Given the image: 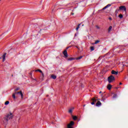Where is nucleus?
<instances>
[{
    "label": "nucleus",
    "mask_w": 128,
    "mask_h": 128,
    "mask_svg": "<svg viewBox=\"0 0 128 128\" xmlns=\"http://www.w3.org/2000/svg\"><path fill=\"white\" fill-rule=\"evenodd\" d=\"M12 114L10 113L8 114L5 117H4V120H3V122L5 124L6 126L8 124V122L9 120H12Z\"/></svg>",
    "instance_id": "1"
},
{
    "label": "nucleus",
    "mask_w": 128,
    "mask_h": 128,
    "mask_svg": "<svg viewBox=\"0 0 128 128\" xmlns=\"http://www.w3.org/2000/svg\"><path fill=\"white\" fill-rule=\"evenodd\" d=\"M114 80H116V78H114V76L112 75H111L109 77H108V82L110 84V82H114Z\"/></svg>",
    "instance_id": "2"
},
{
    "label": "nucleus",
    "mask_w": 128,
    "mask_h": 128,
    "mask_svg": "<svg viewBox=\"0 0 128 128\" xmlns=\"http://www.w3.org/2000/svg\"><path fill=\"white\" fill-rule=\"evenodd\" d=\"M119 10H124V13L126 14V8L125 6H120Z\"/></svg>",
    "instance_id": "3"
},
{
    "label": "nucleus",
    "mask_w": 128,
    "mask_h": 128,
    "mask_svg": "<svg viewBox=\"0 0 128 128\" xmlns=\"http://www.w3.org/2000/svg\"><path fill=\"white\" fill-rule=\"evenodd\" d=\"M74 124V122L71 121L70 123L67 125V128H74L72 127Z\"/></svg>",
    "instance_id": "4"
},
{
    "label": "nucleus",
    "mask_w": 128,
    "mask_h": 128,
    "mask_svg": "<svg viewBox=\"0 0 128 128\" xmlns=\"http://www.w3.org/2000/svg\"><path fill=\"white\" fill-rule=\"evenodd\" d=\"M6 53H4L2 56V58L0 57V60H2V62H4L6 60Z\"/></svg>",
    "instance_id": "5"
},
{
    "label": "nucleus",
    "mask_w": 128,
    "mask_h": 128,
    "mask_svg": "<svg viewBox=\"0 0 128 128\" xmlns=\"http://www.w3.org/2000/svg\"><path fill=\"white\" fill-rule=\"evenodd\" d=\"M15 93L16 94H20L22 98H23L24 94H22V91L15 92Z\"/></svg>",
    "instance_id": "6"
},
{
    "label": "nucleus",
    "mask_w": 128,
    "mask_h": 128,
    "mask_svg": "<svg viewBox=\"0 0 128 128\" xmlns=\"http://www.w3.org/2000/svg\"><path fill=\"white\" fill-rule=\"evenodd\" d=\"M110 6H112V4H108L107 6H106L105 7H104L101 10H106V8H110Z\"/></svg>",
    "instance_id": "7"
},
{
    "label": "nucleus",
    "mask_w": 128,
    "mask_h": 128,
    "mask_svg": "<svg viewBox=\"0 0 128 128\" xmlns=\"http://www.w3.org/2000/svg\"><path fill=\"white\" fill-rule=\"evenodd\" d=\"M111 74H116V76L117 74H118V72L114 71V70H112Z\"/></svg>",
    "instance_id": "8"
},
{
    "label": "nucleus",
    "mask_w": 128,
    "mask_h": 128,
    "mask_svg": "<svg viewBox=\"0 0 128 128\" xmlns=\"http://www.w3.org/2000/svg\"><path fill=\"white\" fill-rule=\"evenodd\" d=\"M63 54L64 56V58H68V51L66 50L64 51Z\"/></svg>",
    "instance_id": "9"
},
{
    "label": "nucleus",
    "mask_w": 128,
    "mask_h": 128,
    "mask_svg": "<svg viewBox=\"0 0 128 128\" xmlns=\"http://www.w3.org/2000/svg\"><path fill=\"white\" fill-rule=\"evenodd\" d=\"M102 106V102L100 101H98L96 103V106Z\"/></svg>",
    "instance_id": "10"
},
{
    "label": "nucleus",
    "mask_w": 128,
    "mask_h": 128,
    "mask_svg": "<svg viewBox=\"0 0 128 128\" xmlns=\"http://www.w3.org/2000/svg\"><path fill=\"white\" fill-rule=\"evenodd\" d=\"M112 85L110 84H108V86H107V88L108 90H112Z\"/></svg>",
    "instance_id": "11"
},
{
    "label": "nucleus",
    "mask_w": 128,
    "mask_h": 128,
    "mask_svg": "<svg viewBox=\"0 0 128 128\" xmlns=\"http://www.w3.org/2000/svg\"><path fill=\"white\" fill-rule=\"evenodd\" d=\"M74 108H72L70 109L69 110H68L69 114H72V110H74Z\"/></svg>",
    "instance_id": "12"
},
{
    "label": "nucleus",
    "mask_w": 128,
    "mask_h": 128,
    "mask_svg": "<svg viewBox=\"0 0 128 128\" xmlns=\"http://www.w3.org/2000/svg\"><path fill=\"white\" fill-rule=\"evenodd\" d=\"M100 42V40H96L95 41L94 43L93 44H98V42Z\"/></svg>",
    "instance_id": "13"
},
{
    "label": "nucleus",
    "mask_w": 128,
    "mask_h": 128,
    "mask_svg": "<svg viewBox=\"0 0 128 128\" xmlns=\"http://www.w3.org/2000/svg\"><path fill=\"white\" fill-rule=\"evenodd\" d=\"M51 78L53 79V80H56V76L55 75H52L51 76Z\"/></svg>",
    "instance_id": "14"
},
{
    "label": "nucleus",
    "mask_w": 128,
    "mask_h": 128,
    "mask_svg": "<svg viewBox=\"0 0 128 128\" xmlns=\"http://www.w3.org/2000/svg\"><path fill=\"white\" fill-rule=\"evenodd\" d=\"M72 116L74 120H76L78 119V117L76 116Z\"/></svg>",
    "instance_id": "15"
},
{
    "label": "nucleus",
    "mask_w": 128,
    "mask_h": 128,
    "mask_svg": "<svg viewBox=\"0 0 128 128\" xmlns=\"http://www.w3.org/2000/svg\"><path fill=\"white\" fill-rule=\"evenodd\" d=\"M92 102H94L95 103V102H97L98 100H96V98H92Z\"/></svg>",
    "instance_id": "16"
},
{
    "label": "nucleus",
    "mask_w": 128,
    "mask_h": 128,
    "mask_svg": "<svg viewBox=\"0 0 128 128\" xmlns=\"http://www.w3.org/2000/svg\"><path fill=\"white\" fill-rule=\"evenodd\" d=\"M82 58V56H80L79 57L76 58V60H80Z\"/></svg>",
    "instance_id": "17"
},
{
    "label": "nucleus",
    "mask_w": 128,
    "mask_h": 128,
    "mask_svg": "<svg viewBox=\"0 0 128 128\" xmlns=\"http://www.w3.org/2000/svg\"><path fill=\"white\" fill-rule=\"evenodd\" d=\"M42 76H41V80H44V73H42Z\"/></svg>",
    "instance_id": "18"
},
{
    "label": "nucleus",
    "mask_w": 128,
    "mask_h": 128,
    "mask_svg": "<svg viewBox=\"0 0 128 128\" xmlns=\"http://www.w3.org/2000/svg\"><path fill=\"white\" fill-rule=\"evenodd\" d=\"M35 72H40L41 74H42V70H40V69L36 70Z\"/></svg>",
    "instance_id": "19"
},
{
    "label": "nucleus",
    "mask_w": 128,
    "mask_h": 128,
    "mask_svg": "<svg viewBox=\"0 0 128 128\" xmlns=\"http://www.w3.org/2000/svg\"><path fill=\"white\" fill-rule=\"evenodd\" d=\"M118 18H124V16L122 14H120V15H118Z\"/></svg>",
    "instance_id": "20"
},
{
    "label": "nucleus",
    "mask_w": 128,
    "mask_h": 128,
    "mask_svg": "<svg viewBox=\"0 0 128 128\" xmlns=\"http://www.w3.org/2000/svg\"><path fill=\"white\" fill-rule=\"evenodd\" d=\"M112 26H110L108 29V32H110L112 30Z\"/></svg>",
    "instance_id": "21"
},
{
    "label": "nucleus",
    "mask_w": 128,
    "mask_h": 128,
    "mask_svg": "<svg viewBox=\"0 0 128 128\" xmlns=\"http://www.w3.org/2000/svg\"><path fill=\"white\" fill-rule=\"evenodd\" d=\"M117 96H118L116 95V94H114L112 98H117Z\"/></svg>",
    "instance_id": "22"
},
{
    "label": "nucleus",
    "mask_w": 128,
    "mask_h": 128,
    "mask_svg": "<svg viewBox=\"0 0 128 128\" xmlns=\"http://www.w3.org/2000/svg\"><path fill=\"white\" fill-rule=\"evenodd\" d=\"M16 92L14 94H12L13 98H16Z\"/></svg>",
    "instance_id": "23"
},
{
    "label": "nucleus",
    "mask_w": 128,
    "mask_h": 128,
    "mask_svg": "<svg viewBox=\"0 0 128 128\" xmlns=\"http://www.w3.org/2000/svg\"><path fill=\"white\" fill-rule=\"evenodd\" d=\"M10 104V102L6 101L5 102L4 104H5V106H8V104Z\"/></svg>",
    "instance_id": "24"
},
{
    "label": "nucleus",
    "mask_w": 128,
    "mask_h": 128,
    "mask_svg": "<svg viewBox=\"0 0 128 128\" xmlns=\"http://www.w3.org/2000/svg\"><path fill=\"white\" fill-rule=\"evenodd\" d=\"M90 50H91V52L94 50V46L90 47Z\"/></svg>",
    "instance_id": "25"
},
{
    "label": "nucleus",
    "mask_w": 128,
    "mask_h": 128,
    "mask_svg": "<svg viewBox=\"0 0 128 128\" xmlns=\"http://www.w3.org/2000/svg\"><path fill=\"white\" fill-rule=\"evenodd\" d=\"M80 24H78L77 28H76V30H78V29L80 28Z\"/></svg>",
    "instance_id": "26"
},
{
    "label": "nucleus",
    "mask_w": 128,
    "mask_h": 128,
    "mask_svg": "<svg viewBox=\"0 0 128 128\" xmlns=\"http://www.w3.org/2000/svg\"><path fill=\"white\" fill-rule=\"evenodd\" d=\"M74 60V58H68V60Z\"/></svg>",
    "instance_id": "27"
},
{
    "label": "nucleus",
    "mask_w": 128,
    "mask_h": 128,
    "mask_svg": "<svg viewBox=\"0 0 128 128\" xmlns=\"http://www.w3.org/2000/svg\"><path fill=\"white\" fill-rule=\"evenodd\" d=\"M18 90H20V88H16L14 90L15 92H17Z\"/></svg>",
    "instance_id": "28"
},
{
    "label": "nucleus",
    "mask_w": 128,
    "mask_h": 128,
    "mask_svg": "<svg viewBox=\"0 0 128 128\" xmlns=\"http://www.w3.org/2000/svg\"><path fill=\"white\" fill-rule=\"evenodd\" d=\"M120 9H116V13L118 14V12H120Z\"/></svg>",
    "instance_id": "29"
},
{
    "label": "nucleus",
    "mask_w": 128,
    "mask_h": 128,
    "mask_svg": "<svg viewBox=\"0 0 128 128\" xmlns=\"http://www.w3.org/2000/svg\"><path fill=\"white\" fill-rule=\"evenodd\" d=\"M102 102H104L106 100V98H102Z\"/></svg>",
    "instance_id": "30"
},
{
    "label": "nucleus",
    "mask_w": 128,
    "mask_h": 128,
    "mask_svg": "<svg viewBox=\"0 0 128 128\" xmlns=\"http://www.w3.org/2000/svg\"><path fill=\"white\" fill-rule=\"evenodd\" d=\"M96 28H98V30H100V26H96Z\"/></svg>",
    "instance_id": "31"
},
{
    "label": "nucleus",
    "mask_w": 128,
    "mask_h": 128,
    "mask_svg": "<svg viewBox=\"0 0 128 128\" xmlns=\"http://www.w3.org/2000/svg\"><path fill=\"white\" fill-rule=\"evenodd\" d=\"M91 104H94V101H92V102H91Z\"/></svg>",
    "instance_id": "32"
},
{
    "label": "nucleus",
    "mask_w": 128,
    "mask_h": 128,
    "mask_svg": "<svg viewBox=\"0 0 128 128\" xmlns=\"http://www.w3.org/2000/svg\"><path fill=\"white\" fill-rule=\"evenodd\" d=\"M32 78V80H36V79L33 78Z\"/></svg>",
    "instance_id": "33"
},
{
    "label": "nucleus",
    "mask_w": 128,
    "mask_h": 128,
    "mask_svg": "<svg viewBox=\"0 0 128 128\" xmlns=\"http://www.w3.org/2000/svg\"><path fill=\"white\" fill-rule=\"evenodd\" d=\"M108 20H112V18H111V17L109 18H108Z\"/></svg>",
    "instance_id": "34"
},
{
    "label": "nucleus",
    "mask_w": 128,
    "mask_h": 128,
    "mask_svg": "<svg viewBox=\"0 0 128 128\" xmlns=\"http://www.w3.org/2000/svg\"><path fill=\"white\" fill-rule=\"evenodd\" d=\"M76 48H78V50H80V48H78V46H76Z\"/></svg>",
    "instance_id": "35"
},
{
    "label": "nucleus",
    "mask_w": 128,
    "mask_h": 128,
    "mask_svg": "<svg viewBox=\"0 0 128 128\" xmlns=\"http://www.w3.org/2000/svg\"><path fill=\"white\" fill-rule=\"evenodd\" d=\"M71 14H72V16H74V13H71Z\"/></svg>",
    "instance_id": "36"
},
{
    "label": "nucleus",
    "mask_w": 128,
    "mask_h": 128,
    "mask_svg": "<svg viewBox=\"0 0 128 128\" xmlns=\"http://www.w3.org/2000/svg\"><path fill=\"white\" fill-rule=\"evenodd\" d=\"M96 100H98V102H99L98 100H100V99L98 98V99Z\"/></svg>",
    "instance_id": "37"
},
{
    "label": "nucleus",
    "mask_w": 128,
    "mask_h": 128,
    "mask_svg": "<svg viewBox=\"0 0 128 128\" xmlns=\"http://www.w3.org/2000/svg\"><path fill=\"white\" fill-rule=\"evenodd\" d=\"M120 84H122V83L120 82Z\"/></svg>",
    "instance_id": "38"
},
{
    "label": "nucleus",
    "mask_w": 128,
    "mask_h": 128,
    "mask_svg": "<svg viewBox=\"0 0 128 128\" xmlns=\"http://www.w3.org/2000/svg\"><path fill=\"white\" fill-rule=\"evenodd\" d=\"M99 94H102V91L99 92Z\"/></svg>",
    "instance_id": "39"
},
{
    "label": "nucleus",
    "mask_w": 128,
    "mask_h": 128,
    "mask_svg": "<svg viewBox=\"0 0 128 128\" xmlns=\"http://www.w3.org/2000/svg\"><path fill=\"white\" fill-rule=\"evenodd\" d=\"M12 76H14V75H13V74H12Z\"/></svg>",
    "instance_id": "40"
},
{
    "label": "nucleus",
    "mask_w": 128,
    "mask_h": 128,
    "mask_svg": "<svg viewBox=\"0 0 128 128\" xmlns=\"http://www.w3.org/2000/svg\"><path fill=\"white\" fill-rule=\"evenodd\" d=\"M76 36V34H75V36Z\"/></svg>",
    "instance_id": "41"
},
{
    "label": "nucleus",
    "mask_w": 128,
    "mask_h": 128,
    "mask_svg": "<svg viewBox=\"0 0 128 128\" xmlns=\"http://www.w3.org/2000/svg\"><path fill=\"white\" fill-rule=\"evenodd\" d=\"M84 106H86V105H84Z\"/></svg>",
    "instance_id": "42"
},
{
    "label": "nucleus",
    "mask_w": 128,
    "mask_h": 128,
    "mask_svg": "<svg viewBox=\"0 0 128 128\" xmlns=\"http://www.w3.org/2000/svg\"><path fill=\"white\" fill-rule=\"evenodd\" d=\"M82 26H84V24H82Z\"/></svg>",
    "instance_id": "43"
}]
</instances>
